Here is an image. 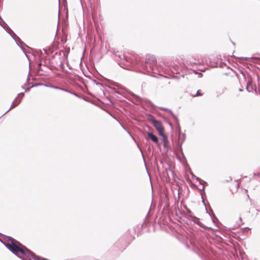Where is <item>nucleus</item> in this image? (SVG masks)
I'll list each match as a JSON object with an SVG mask.
<instances>
[{"label":"nucleus","mask_w":260,"mask_h":260,"mask_svg":"<svg viewBox=\"0 0 260 260\" xmlns=\"http://www.w3.org/2000/svg\"><path fill=\"white\" fill-rule=\"evenodd\" d=\"M159 109L161 110H163L164 111H167V112H168L169 113H170L173 118V115H175L170 109H169L166 108H163V107H160V108H159Z\"/></svg>","instance_id":"ddd939ff"},{"label":"nucleus","mask_w":260,"mask_h":260,"mask_svg":"<svg viewBox=\"0 0 260 260\" xmlns=\"http://www.w3.org/2000/svg\"><path fill=\"white\" fill-rule=\"evenodd\" d=\"M204 188H205V186H203L202 187V188H200L199 189H200V190H204Z\"/></svg>","instance_id":"72a5a7b5"},{"label":"nucleus","mask_w":260,"mask_h":260,"mask_svg":"<svg viewBox=\"0 0 260 260\" xmlns=\"http://www.w3.org/2000/svg\"><path fill=\"white\" fill-rule=\"evenodd\" d=\"M187 212H189V213H191V211L190 209L187 208Z\"/></svg>","instance_id":"58836bf2"},{"label":"nucleus","mask_w":260,"mask_h":260,"mask_svg":"<svg viewBox=\"0 0 260 260\" xmlns=\"http://www.w3.org/2000/svg\"><path fill=\"white\" fill-rule=\"evenodd\" d=\"M39 86H46V87H49V85H48L47 84L41 83H36L34 85H32L31 87H37Z\"/></svg>","instance_id":"a211bd4d"},{"label":"nucleus","mask_w":260,"mask_h":260,"mask_svg":"<svg viewBox=\"0 0 260 260\" xmlns=\"http://www.w3.org/2000/svg\"><path fill=\"white\" fill-rule=\"evenodd\" d=\"M140 66L148 74L151 73L159 74L160 72V68L157 66L156 59L154 55L146 56L144 63H142Z\"/></svg>","instance_id":"f03ea898"},{"label":"nucleus","mask_w":260,"mask_h":260,"mask_svg":"<svg viewBox=\"0 0 260 260\" xmlns=\"http://www.w3.org/2000/svg\"><path fill=\"white\" fill-rule=\"evenodd\" d=\"M246 90H247L248 92H250L252 91V90H253V88H252V87H251V90H249V87H248V86H246Z\"/></svg>","instance_id":"bb28decb"},{"label":"nucleus","mask_w":260,"mask_h":260,"mask_svg":"<svg viewBox=\"0 0 260 260\" xmlns=\"http://www.w3.org/2000/svg\"><path fill=\"white\" fill-rule=\"evenodd\" d=\"M190 175L191 176L192 179L198 180L199 183H200V184H202V182H203L206 183V182L202 180L200 178L197 177L192 172H190Z\"/></svg>","instance_id":"9d476101"},{"label":"nucleus","mask_w":260,"mask_h":260,"mask_svg":"<svg viewBox=\"0 0 260 260\" xmlns=\"http://www.w3.org/2000/svg\"><path fill=\"white\" fill-rule=\"evenodd\" d=\"M30 75V72H29L28 74V77H27V78L26 82V83H25V85H24V86H29V85H34L32 83H30V82H29V80H30V77H29Z\"/></svg>","instance_id":"2eb2a0df"},{"label":"nucleus","mask_w":260,"mask_h":260,"mask_svg":"<svg viewBox=\"0 0 260 260\" xmlns=\"http://www.w3.org/2000/svg\"><path fill=\"white\" fill-rule=\"evenodd\" d=\"M24 93L23 92H21V93H19L18 95V96L16 97L15 98V100L12 102L10 108L6 112H5L2 115V116L4 115L7 112H8L10 110H11L14 107H16L17 106H18L19 104V103L21 102V100L23 98V97L24 96Z\"/></svg>","instance_id":"7ed1b4c3"},{"label":"nucleus","mask_w":260,"mask_h":260,"mask_svg":"<svg viewBox=\"0 0 260 260\" xmlns=\"http://www.w3.org/2000/svg\"><path fill=\"white\" fill-rule=\"evenodd\" d=\"M68 91H67L68 92H69V93H71V94H73V95H75L76 96L79 97V96L77 93H75V92H72V91H70V90H68Z\"/></svg>","instance_id":"a878e982"},{"label":"nucleus","mask_w":260,"mask_h":260,"mask_svg":"<svg viewBox=\"0 0 260 260\" xmlns=\"http://www.w3.org/2000/svg\"><path fill=\"white\" fill-rule=\"evenodd\" d=\"M96 85H102V83H99V82H96Z\"/></svg>","instance_id":"e433bc0d"},{"label":"nucleus","mask_w":260,"mask_h":260,"mask_svg":"<svg viewBox=\"0 0 260 260\" xmlns=\"http://www.w3.org/2000/svg\"><path fill=\"white\" fill-rule=\"evenodd\" d=\"M173 119L176 124V129L179 132V133H180L181 131V127L179 124V120L176 115H173Z\"/></svg>","instance_id":"1a4fd4ad"},{"label":"nucleus","mask_w":260,"mask_h":260,"mask_svg":"<svg viewBox=\"0 0 260 260\" xmlns=\"http://www.w3.org/2000/svg\"><path fill=\"white\" fill-rule=\"evenodd\" d=\"M210 211H211V212H212L213 216L215 218V215H214V214L213 213V210H212V209L211 208H210Z\"/></svg>","instance_id":"f704fd0d"},{"label":"nucleus","mask_w":260,"mask_h":260,"mask_svg":"<svg viewBox=\"0 0 260 260\" xmlns=\"http://www.w3.org/2000/svg\"><path fill=\"white\" fill-rule=\"evenodd\" d=\"M59 67L62 69H64V64L62 62V61H61V59L60 58H59Z\"/></svg>","instance_id":"412c9836"},{"label":"nucleus","mask_w":260,"mask_h":260,"mask_svg":"<svg viewBox=\"0 0 260 260\" xmlns=\"http://www.w3.org/2000/svg\"><path fill=\"white\" fill-rule=\"evenodd\" d=\"M187 218L200 227L206 229V226H205L201 222L199 221V219L198 217L194 216L189 215Z\"/></svg>","instance_id":"423d86ee"},{"label":"nucleus","mask_w":260,"mask_h":260,"mask_svg":"<svg viewBox=\"0 0 260 260\" xmlns=\"http://www.w3.org/2000/svg\"><path fill=\"white\" fill-rule=\"evenodd\" d=\"M259 94H260V90H259Z\"/></svg>","instance_id":"5fc2aeb1"},{"label":"nucleus","mask_w":260,"mask_h":260,"mask_svg":"<svg viewBox=\"0 0 260 260\" xmlns=\"http://www.w3.org/2000/svg\"><path fill=\"white\" fill-rule=\"evenodd\" d=\"M169 206H170V204H169V198L167 197H166V198H165V207H164V209H165V208H169Z\"/></svg>","instance_id":"dca6fc26"},{"label":"nucleus","mask_w":260,"mask_h":260,"mask_svg":"<svg viewBox=\"0 0 260 260\" xmlns=\"http://www.w3.org/2000/svg\"><path fill=\"white\" fill-rule=\"evenodd\" d=\"M183 140H184L185 138V134H183Z\"/></svg>","instance_id":"ea45409f"},{"label":"nucleus","mask_w":260,"mask_h":260,"mask_svg":"<svg viewBox=\"0 0 260 260\" xmlns=\"http://www.w3.org/2000/svg\"><path fill=\"white\" fill-rule=\"evenodd\" d=\"M196 74H198L199 77L201 78L203 76V74L201 73H197L196 72Z\"/></svg>","instance_id":"c756f323"},{"label":"nucleus","mask_w":260,"mask_h":260,"mask_svg":"<svg viewBox=\"0 0 260 260\" xmlns=\"http://www.w3.org/2000/svg\"><path fill=\"white\" fill-rule=\"evenodd\" d=\"M240 91H243V89L242 88H240L239 90Z\"/></svg>","instance_id":"37998d69"},{"label":"nucleus","mask_w":260,"mask_h":260,"mask_svg":"<svg viewBox=\"0 0 260 260\" xmlns=\"http://www.w3.org/2000/svg\"><path fill=\"white\" fill-rule=\"evenodd\" d=\"M43 51L46 53L47 55L48 54V51L46 49H44Z\"/></svg>","instance_id":"473e14b6"},{"label":"nucleus","mask_w":260,"mask_h":260,"mask_svg":"<svg viewBox=\"0 0 260 260\" xmlns=\"http://www.w3.org/2000/svg\"><path fill=\"white\" fill-rule=\"evenodd\" d=\"M131 95L138 101H141L142 100V98H141L139 96L132 93Z\"/></svg>","instance_id":"aec40b11"},{"label":"nucleus","mask_w":260,"mask_h":260,"mask_svg":"<svg viewBox=\"0 0 260 260\" xmlns=\"http://www.w3.org/2000/svg\"><path fill=\"white\" fill-rule=\"evenodd\" d=\"M257 211L260 212V209L257 210Z\"/></svg>","instance_id":"3c124183"},{"label":"nucleus","mask_w":260,"mask_h":260,"mask_svg":"<svg viewBox=\"0 0 260 260\" xmlns=\"http://www.w3.org/2000/svg\"><path fill=\"white\" fill-rule=\"evenodd\" d=\"M92 19H93V20L94 22H95V20H94V17H92Z\"/></svg>","instance_id":"49530a36"},{"label":"nucleus","mask_w":260,"mask_h":260,"mask_svg":"<svg viewBox=\"0 0 260 260\" xmlns=\"http://www.w3.org/2000/svg\"><path fill=\"white\" fill-rule=\"evenodd\" d=\"M0 235H1V234L0 233Z\"/></svg>","instance_id":"6e6d98bb"},{"label":"nucleus","mask_w":260,"mask_h":260,"mask_svg":"<svg viewBox=\"0 0 260 260\" xmlns=\"http://www.w3.org/2000/svg\"><path fill=\"white\" fill-rule=\"evenodd\" d=\"M120 124L121 126H122V127L124 129H125V131H126L127 132V133H128V134L131 136V134L130 132H129L128 131H127V130L126 129V128L125 127V126H123L121 123H120Z\"/></svg>","instance_id":"c85d7f7f"},{"label":"nucleus","mask_w":260,"mask_h":260,"mask_svg":"<svg viewBox=\"0 0 260 260\" xmlns=\"http://www.w3.org/2000/svg\"><path fill=\"white\" fill-rule=\"evenodd\" d=\"M39 53H40V57H42V55H43V51L41 50H39Z\"/></svg>","instance_id":"2f4dec72"},{"label":"nucleus","mask_w":260,"mask_h":260,"mask_svg":"<svg viewBox=\"0 0 260 260\" xmlns=\"http://www.w3.org/2000/svg\"><path fill=\"white\" fill-rule=\"evenodd\" d=\"M169 124L172 127V124L171 122H169Z\"/></svg>","instance_id":"79ce46f5"},{"label":"nucleus","mask_w":260,"mask_h":260,"mask_svg":"<svg viewBox=\"0 0 260 260\" xmlns=\"http://www.w3.org/2000/svg\"><path fill=\"white\" fill-rule=\"evenodd\" d=\"M0 25L6 30L7 29L8 24L3 20L2 17H0Z\"/></svg>","instance_id":"9b49d317"},{"label":"nucleus","mask_w":260,"mask_h":260,"mask_svg":"<svg viewBox=\"0 0 260 260\" xmlns=\"http://www.w3.org/2000/svg\"><path fill=\"white\" fill-rule=\"evenodd\" d=\"M254 90L255 91V92H256V88H255L254 89Z\"/></svg>","instance_id":"a18cd8bd"},{"label":"nucleus","mask_w":260,"mask_h":260,"mask_svg":"<svg viewBox=\"0 0 260 260\" xmlns=\"http://www.w3.org/2000/svg\"><path fill=\"white\" fill-rule=\"evenodd\" d=\"M31 87H32L31 86L29 87L24 86V87H23V88L25 91H28L29 90L30 88Z\"/></svg>","instance_id":"393cba45"},{"label":"nucleus","mask_w":260,"mask_h":260,"mask_svg":"<svg viewBox=\"0 0 260 260\" xmlns=\"http://www.w3.org/2000/svg\"><path fill=\"white\" fill-rule=\"evenodd\" d=\"M85 20H84V17H83V21L84 22Z\"/></svg>","instance_id":"8fccbe9b"},{"label":"nucleus","mask_w":260,"mask_h":260,"mask_svg":"<svg viewBox=\"0 0 260 260\" xmlns=\"http://www.w3.org/2000/svg\"><path fill=\"white\" fill-rule=\"evenodd\" d=\"M115 92H116V93H118V94H119V92H118V91H115Z\"/></svg>","instance_id":"09e8293b"},{"label":"nucleus","mask_w":260,"mask_h":260,"mask_svg":"<svg viewBox=\"0 0 260 260\" xmlns=\"http://www.w3.org/2000/svg\"><path fill=\"white\" fill-rule=\"evenodd\" d=\"M5 30L10 35L12 38L15 41L16 44L21 49L22 51L26 55V57H28L27 55H26V52L25 49H24L21 46L19 45L18 43L17 42L16 37H17V36L15 34V32L11 29V28L9 26H8L7 29H6Z\"/></svg>","instance_id":"20e7f679"},{"label":"nucleus","mask_w":260,"mask_h":260,"mask_svg":"<svg viewBox=\"0 0 260 260\" xmlns=\"http://www.w3.org/2000/svg\"><path fill=\"white\" fill-rule=\"evenodd\" d=\"M16 39L17 40V42H19V40L18 39V38L17 37H16Z\"/></svg>","instance_id":"c03bdc74"},{"label":"nucleus","mask_w":260,"mask_h":260,"mask_svg":"<svg viewBox=\"0 0 260 260\" xmlns=\"http://www.w3.org/2000/svg\"><path fill=\"white\" fill-rule=\"evenodd\" d=\"M17 38L19 40V42H17L18 43L19 45L21 46L24 49L23 45H25V44L22 41H21V40L18 37H17Z\"/></svg>","instance_id":"4be33fe9"},{"label":"nucleus","mask_w":260,"mask_h":260,"mask_svg":"<svg viewBox=\"0 0 260 260\" xmlns=\"http://www.w3.org/2000/svg\"><path fill=\"white\" fill-rule=\"evenodd\" d=\"M2 242L13 254L22 260H48L37 256L19 242L10 236H7L6 242Z\"/></svg>","instance_id":"f257e3e1"},{"label":"nucleus","mask_w":260,"mask_h":260,"mask_svg":"<svg viewBox=\"0 0 260 260\" xmlns=\"http://www.w3.org/2000/svg\"><path fill=\"white\" fill-rule=\"evenodd\" d=\"M240 58H241V59H244V60H247V58H246V57H245H245H240Z\"/></svg>","instance_id":"4c0bfd02"},{"label":"nucleus","mask_w":260,"mask_h":260,"mask_svg":"<svg viewBox=\"0 0 260 260\" xmlns=\"http://www.w3.org/2000/svg\"><path fill=\"white\" fill-rule=\"evenodd\" d=\"M60 17H58V23H59V20H60ZM58 26V24L57 25Z\"/></svg>","instance_id":"a19ab883"},{"label":"nucleus","mask_w":260,"mask_h":260,"mask_svg":"<svg viewBox=\"0 0 260 260\" xmlns=\"http://www.w3.org/2000/svg\"><path fill=\"white\" fill-rule=\"evenodd\" d=\"M114 85L115 86H116L118 89H123V87H122V86L120 84H119V83H116V82H115V83L114 84Z\"/></svg>","instance_id":"5701e85b"},{"label":"nucleus","mask_w":260,"mask_h":260,"mask_svg":"<svg viewBox=\"0 0 260 260\" xmlns=\"http://www.w3.org/2000/svg\"><path fill=\"white\" fill-rule=\"evenodd\" d=\"M160 136L162 137V142H163V146L164 147H167L168 144L169 143V141L168 139V137L165 133L163 134V135H160Z\"/></svg>","instance_id":"6e6552de"},{"label":"nucleus","mask_w":260,"mask_h":260,"mask_svg":"<svg viewBox=\"0 0 260 260\" xmlns=\"http://www.w3.org/2000/svg\"><path fill=\"white\" fill-rule=\"evenodd\" d=\"M49 87L52 88L56 89H59V90L64 91H69L68 89H64V88H61L59 86H54V85H49Z\"/></svg>","instance_id":"4468645a"},{"label":"nucleus","mask_w":260,"mask_h":260,"mask_svg":"<svg viewBox=\"0 0 260 260\" xmlns=\"http://www.w3.org/2000/svg\"><path fill=\"white\" fill-rule=\"evenodd\" d=\"M251 85V82L250 81H248L247 83V86H248V87H249L250 85Z\"/></svg>","instance_id":"7c9ffc66"},{"label":"nucleus","mask_w":260,"mask_h":260,"mask_svg":"<svg viewBox=\"0 0 260 260\" xmlns=\"http://www.w3.org/2000/svg\"><path fill=\"white\" fill-rule=\"evenodd\" d=\"M43 66H44V67H46V68H48V67H47L46 62V61H45L44 63L43 64Z\"/></svg>","instance_id":"c9c22d12"},{"label":"nucleus","mask_w":260,"mask_h":260,"mask_svg":"<svg viewBox=\"0 0 260 260\" xmlns=\"http://www.w3.org/2000/svg\"><path fill=\"white\" fill-rule=\"evenodd\" d=\"M68 12H67V16H68Z\"/></svg>","instance_id":"603ef678"},{"label":"nucleus","mask_w":260,"mask_h":260,"mask_svg":"<svg viewBox=\"0 0 260 260\" xmlns=\"http://www.w3.org/2000/svg\"><path fill=\"white\" fill-rule=\"evenodd\" d=\"M202 95V93L200 92V90H198V91H197V93H196V96H201V95Z\"/></svg>","instance_id":"cd10ccee"},{"label":"nucleus","mask_w":260,"mask_h":260,"mask_svg":"<svg viewBox=\"0 0 260 260\" xmlns=\"http://www.w3.org/2000/svg\"><path fill=\"white\" fill-rule=\"evenodd\" d=\"M153 126L158 132L159 135H163L165 133V129L160 121H158L155 123L153 124Z\"/></svg>","instance_id":"39448f33"},{"label":"nucleus","mask_w":260,"mask_h":260,"mask_svg":"<svg viewBox=\"0 0 260 260\" xmlns=\"http://www.w3.org/2000/svg\"><path fill=\"white\" fill-rule=\"evenodd\" d=\"M148 120L153 124H154V123H155L156 122H157L158 121V120H157L156 119H155V117L153 115H149Z\"/></svg>","instance_id":"f8f14e48"},{"label":"nucleus","mask_w":260,"mask_h":260,"mask_svg":"<svg viewBox=\"0 0 260 260\" xmlns=\"http://www.w3.org/2000/svg\"><path fill=\"white\" fill-rule=\"evenodd\" d=\"M203 203H204V204L205 206L206 207V205H205V202H204V201H203Z\"/></svg>","instance_id":"de8ad7c7"},{"label":"nucleus","mask_w":260,"mask_h":260,"mask_svg":"<svg viewBox=\"0 0 260 260\" xmlns=\"http://www.w3.org/2000/svg\"><path fill=\"white\" fill-rule=\"evenodd\" d=\"M42 64H42L41 61L38 63V68H37V70H38V72H39L40 71L46 72L45 71V70H44L43 69H42L41 68V66H42Z\"/></svg>","instance_id":"6ab92c4d"},{"label":"nucleus","mask_w":260,"mask_h":260,"mask_svg":"<svg viewBox=\"0 0 260 260\" xmlns=\"http://www.w3.org/2000/svg\"><path fill=\"white\" fill-rule=\"evenodd\" d=\"M240 219L241 220H242V218H241V217H240Z\"/></svg>","instance_id":"864d4df0"},{"label":"nucleus","mask_w":260,"mask_h":260,"mask_svg":"<svg viewBox=\"0 0 260 260\" xmlns=\"http://www.w3.org/2000/svg\"><path fill=\"white\" fill-rule=\"evenodd\" d=\"M147 135L149 139L151 140L153 142L155 143H157L158 142V139L157 137L152 133L148 132L147 133Z\"/></svg>","instance_id":"0eeeda50"},{"label":"nucleus","mask_w":260,"mask_h":260,"mask_svg":"<svg viewBox=\"0 0 260 260\" xmlns=\"http://www.w3.org/2000/svg\"><path fill=\"white\" fill-rule=\"evenodd\" d=\"M120 58L121 59H124L127 62H131L132 60V59L130 57L125 56L124 54H122L121 55V56H120Z\"/></svg>","instance_id":"f3484780"},{"label":"nucleus","mask_w":260,"mask_h":260,"mask_svg":"<svg viewBox=\"0 0 260 260\" xmlns=\"http://www.w3.org/2000/svg\"><path fill=\"white\" fill-rule=\"evenodd\" d=\"M224 66H226L225 63L221 62L219 63V65H218L217 67H219L220 68H224Z\"/></svg>","instance_id":"b1692460"}]
</instances>
